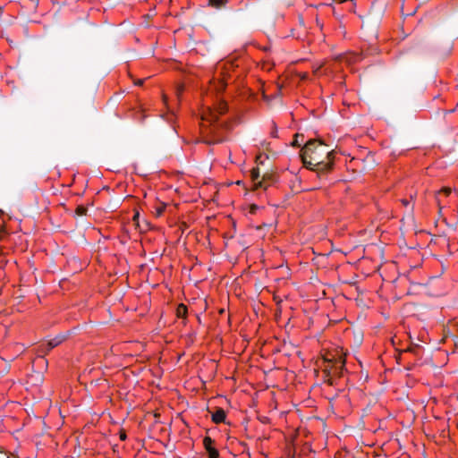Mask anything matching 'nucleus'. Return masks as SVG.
<instances>
[{
  "mask_svg": "<svg viewBox=\"0 0 458 458\" xmlns=\"http://www.w3.org/2000/svg\"><path fill=\"white\" fill-rule=\"evenodd\" d=\"M86 212H87V208L82 205L78 206L75 209V214L77 216H84V215H86Z\"/></svg>",
  "mask_w": 458,
  "mask_h": 458,
  "instance_id": "nucleus-17",
  "label": "nucleus"
},
{
  "mask_svg": "<svg viewBox=\"0 0 458 458\" xmlns=\"http://www.w3.org/2000/svg\"><path fill=\"white\" fill-rule=\"evenodd\" d=\"M183 91V86L182 85H180L177 89H176V94H177V97L179 98L180 95L182 93Z\"/></svg>",
  "mask_w": 458,
  "mask_h": 458,
  "instance_id": "nucleus-21",
  "label": "nucleus"
},
{
  "mask_svg": "<svg viewBox=\"0 0 458 458\" xmlns=\"http://www.w3.org/2000/svg\"><path fill=\"white\" fill-rule=\"evenodd\" d=\"M119 438H120V440H122V441H124V440L127 438V435H126V432H125V430H124V429H121V430L119 431Z\"/></svg>",
  "mask_w": 458,
  "mask_h": 458,
  "instance_id": "nucleus-20",
  "label": "nucleus"
},
{
  "mask_svg": "<svg viewBox=\"0 0 458 458\" xmlns=\"http://www.w3.org/2000/svg\"><path fill=\"white\" fill-rule=\"evenodd\" d=\"M64 338L63 337H55L50 341L47 342V351L49 352L50 350H52L53 348L58 346L62 342H63Z\"/></svg>",
  "mask_w": 458,
  "mask_h": 458,
  "instance_id": "nucleus-11",
  "label": "nucleus"
},
{
  "mask_svg": "<svg viewBox=\"0 0 458 458\" xmlns=\"http://www.w3.org/2000/svg\"><path fill=\"white\" fill-rule=\"evenodd\" d=\"M226 419V413L223 408H217L216 411L212 413L211 420L216 424L225 422Z\"/></svg>",
  "mask_w": 458,
  "mask_h": 458,
  "instance_id": "nucleus-8",
  "label": "nucleus"
},
{
  "mask_svg": "<svg viewBox=\"0 0 458 458\" xmlns=\"http://www.w3.org/2000/svg\"><path fill=\"white\" fill-rule=\"evenodd\" d=\"M438 192L442 194L443 197L447 198L451 194L452 190L449 187H444L441 190H439Z\"/></svg>",
  "mask_w": 458,
  "mask_h": 458,
  "instance_id": "nucleus-18",
  "label": "nucleus"
},
{
  "mask_svg": "<svg viewBox=\"0 0 458 458\" xmlns=\"http://www.w3.org/2000/svg\"><path fill=\"white\" fill-rule=\"evenodd\" d=\"M277 132H278V131H277V124L276 123V122L272 121L271 123H270V135H271V137L277 138L278 137Z\"/></svg>",
  "mask_w": 458,
  "mask_h": 458,
  "instance_id": "nucleus-15",
  "label": "nucleus"
},
{
  "mask_svg": "<svg viewBox=\"0 0 458 458\" xmlns=\"http://www.w3.org/2000/svg\"><path fill=\"white\" fill-rule=\"evenodd\" d=\"M435 199H436V202L437 204V207L439 208V210H441L443 208V203L445 202L444 199H443V196L442 194H440L438 191L436 193V196H435Z\"/></svg>",
  "mask_w": 458,
  "mask_h": 458,
  "instance_id": "nucleus-16",
  "label": "nucleus"
},
{
  "mask_svg": "<svg viewBox=\"0 0 458 458\" xmlns=\"http://www.w3.org/2000/svg\"><path fill=\"white\" fill-rule=\"evenodd\" d=\"M139 218H140V213L138 211H135L133 216H132V222L133 224L139 227L140 225H139Z\"/></svg>",
  "mask_w": 458,
  "mask_h": 458,
  "instance_id": "nucleus-19",
  "label": "nucleus"
},
{
  "mask_svg": "<svg viewBox=\"0 0 458 458\" xmlns=\"http://www.w3.org/2000/svg\"><path fill=\"white\" fill-rule=\"evenodd\" d=\"M166 205L165 203H159L155 207V215L156 216H161L165 212Z\"/></svg>",
  "mask_w": 458,
  "mask_h": 458,
  "instance_id": "nucleus-14",
  "label": "nucleus"
},
{
  "mask_svg": "<svg viewBox=\"0 0 458 458\" xmlns=\"http://www.w3.org/2000/svg\"><path fill=\"white\" fill-rule=\"evenodd\" d=\"M126 110L128 112H131V111H133V114L131 115L133 119L142 123L145 118L147 117V115L144 114V111L142 109H140V110H137V111H134L133 108H126Z\"/></svg>",
  "mask_w": 458,
  "mask_h": 458,
  "instance_id": "nucleus-9",
  "label": "nucleus"
},
{
  "mask_svg": "<svg viewBox=\"0 0 458 458\" xmlns=\"http://www.w3.org/2000/svg\"><path fill=\"white\" fill-rule=\"evenodd\" d=\"M401 201H402L403 205L405 207H407L410 204V201L405 199H402Z\"/></svg>",
  "mask_w": 458,
  "mask_h": 458,
  "instance_id": "nucleus-23",
  "label": "nucleus"
},
{
  "mask_svg": "<svg viewBox=\"0 0 458 458\" xmlns=\"http://www.w3.org/2000/svg\"><path fill=\"white\" fill-rule=\"evenodd\" d=\"M345 357H342L338 359L335 363H332L330 366H324L322 369L324 382L329 386H334L335 378L343 377L344 372L345 371Z\"/></svg>",
  "mask_w": 458,
  "mask_h": 458,
  "instance_id": "nucleus-3",
  "label": "nucleus"
},
{
  "mask_svg": "<svg viewBox=\"0 0 458 458\" xmlns=\"http://www.w3.org/2000/svg\"><path fill=\"white\" fill-rule=\"evenodd\" d=\"M345 356L346 354L342 349H335L334 352H327L323 357L325 363L324 366H330L332 363H335L338 359Z\"/></svg>",
  "mask_w": 458,
  "mask_h": 458,
  "instance_id": "nucleus-5",
  "label": "nucleus"
},
{
  "mask_svg": "<svg viewBox=\"0 0 458 458\" xmlns=\"http://www.w3.org/2000/svg\"><path fill=\"white\" fill-rule=\"evenodd\" d=\"M143 83H144V79H139V80L134 81V84L136 86H142Z\"/></svg>",
  "mask_w": 458,
  "mask_h": 458,
  "instance_id": "nucleus-22",
  "label": "nucleus"
},
{
  "mask_svg": "<svg viewBox=\"0 0 458 458\" xmlns=\"http://www.w3.org/2000/svg\"><path fill=\"white\" fill-rule=\"evenodd\" d=\"M203 445L208 454V458H218L219 452L215 446V441L208 436L203 439Z\"/></svg>",
  "mask_w": 458,
  "mask_h": 458,
  "instance_id": "nucleus-7",
  "label": "nucleus"
},
{
  "mask_svg": "<svg viewBox=\"0 0 458 458\" xmlns=\"http://www.w3.org/2000/svg\"><path fill=\"white\" fill-rule=\"evenodd\" d=\"M260 174H259V168L254 167L250 170V178L253 183V187L255 190L259 188H264L267 189L269 185V183L266 181L265 178L262 180H259Z\"/></svg>",
  "mask_w": 458,
  "mask_h": 458,
  "instance_id": "nucleus-4",
  "label": "nucleus"
},
{
  "mask_svg": "<svg viewBox=\"0 0 458 458\" xmlns=\"http://www.w3.org/2000/svg\"><path fill=\"white\" fill-rule=\"evenodd\" d=\"M188 314V308L183 303H180L176 308V317L185 319Z\"/></svg>",
  "mask_w": 458,
  "mask_h": 458,
  "instance_id": "nucleus-10",
  "label": "nucleus"
},
{
  "mask_svg": "<svg viewBox=\"0 0 458 458\" xmlns=\"http://www.w3.org/2000/svg\"><path fill=\"white\" fill-rule=\"evenodd\" d=\"M301 79V80H306L308 78V73L307 72H303L300 75Z\"/></svg>",
  "mask_w": 458,
  "mask_h": 458,
  "instance_id": "nucleus-24",
  "label": "nucleus"
},
{
  "mask_svg": "<svg viewBox=\"0 0 458 458\" xmlns=\"http://www.w3.org/2000/svg\"><path fill=\"white\" fill-rule=\"evenodd\" d=\"M163 102H164L165 105L167 104V98H166L165 95H163Z\"/></svg>",
  "mask_w": 458,
  "mask_h": 458,
  "instance_id": "nucleus-26",
  "label": "nucleus"
},
{
  "mask_svg": "<svg viewBox=\"0 0 458 458\" xmlns=\"http://www.w3.org/2000/svg\"><path fill=\"white\" fill-rule=\"evenodd\" d=\"M334 59L339 62H345L347 64L351 65L360 62L361 60V56L357 53H345L335 55Z\"/></svg>",
  "mask_w": 458,
  "mask_h": 458,
  "instance_id": "nucleus-6",
  "label": "nucleus"
},
{
  "mask_svg": "<svg viewBox=\"0 0 458 458\" xmlns=\"http://www.w3.org/2000/svg\"><path fill=\"white\" fill-rule=\"evenodd\" d=\"M227 3L228 0H208V4L216 9L225 6Z\"/></svg>",
  "mask_w": 458,
  "mask_h": 458,
  "instance_id": "nucleus-12",
  "label": "nucleus"
},
{
  "mask_svg": "<svg viewBox=\"0 0 458 458\" xmlns=\"http://www.w3.org/2000/svg\"><path fill=\"white\" fill-rule=\"evenodd\" d=\"M298 136H299L298 134H296V135H295V140H293V146H300V145H299V143H298V141H297V137H298Z\"/></svg>",
  "mask_w": 458,
  "mask_h": 458,
  "instance_id": "nucleus-25",
  "label": "nucleus"
},
{
  "mask_svg": "<svg viewBox=\"0 0 458 458\" xmlns=\"http://www.w3.org/2000/svg\"><path fill=\"white\" fill-rule=\"evenodd\" d=\"M301 158L303 165L314 172L320 182L326 181L334 169V150H329L319 140H308L301 149Z\"/></svg>",
  "mask_w": 458,
  "mask_h": 458,
  "instance_id": "nucleus-1",
  "label": "nucleus"
},
{
  "mask_svg": "<svg viewBox=\"0 0 458 458\" xmlns=\"http://www.w3.org/2000/svg\"><path fill=\"white\" fill-rule=\"evenodd\" d=\"M228 110L227 103L220 100L216 107L207 106L202 114L201 120L208 123V128L206 130L210 134V139L207 140L208 144H216L226 140V132L232 129V122H219L218 116L225 114Z\"/></svg>",
  "mask_w": 458,
  "mask_h": 458,
  "instance_id": "nucleus-2",
  "label": "nucleus"
},
{
  "mask_svg": "<svg viewBox=\"0 0 458 458\" xmlns=\"http://www.w3.org/2000/svg\"><path fill=\"white\" fill-rule=\"evenodd\" d=\"M213 85H214L215 89L217 92L221 93L225 89L227 84L223 80H218V81H215L213 82Z\"/></svg>",
  "mask_w": 458,
  "mask_h": 458,
  "instance_id": "nucleus-13",
  "label": "nucleus"
},
{
  "mask_svg": "<svg viewBox=\"0 0 458 458\" xmlns=\"http://www.w3.org/2000/svg\"><path fill=\"white\" fill-rule=\"evenodd\" d=\"M322 67V65H319L316 68L315 72H317L318 70H319L320 68Z\"/></svg>",
  "mask_w": 458,
  "mask_h": 458,
  "instance_id": "nucleus-27",
  "label": "nucleus"
}]
</instances>
